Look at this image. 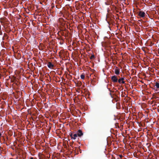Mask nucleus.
<instances>
[{
	"label": "nucleus",
	"instance_id": "f03ea898",
	"mask_svg": "<svg viewBox=\"0 0 159 159\" xmlns=\"http://www.w3.org/2000/svg\"><path fill=\"white\" fill-rule=\"evenodd\" d=\"M111 79L114 82H117L118 81V79L116 75H114L112 76Z\"/></svg>",
	"mask_w": 159,
	"mask_h": 159
},
{
	"label": "nucleus",
	"instance_id": "0eeeda50",
	"mask_svg": "<svg viewBox=\"0 0 159 159\" xmlns=\"http://www.w3.org/2000/svg\"><path fill=\"white\" fill-rule=\"evenodd\" d=\"M77 135L78 136L80 137L83 135V133L82 131L80 130H79L77 132Z\"/></svg>",
	"mask_w": 159,
	"mask_h": 159
},
{
	"label": "nucleus",
	"instance_id": "ddd939ff",
	"mask_svg": "<svg viewBox=\"0 0 159 159\" xmlns=\"http://www.w3.org/2000/svg\"><path fill=\"white\" fill-rule=\"evenodd\" d=\"M70 137H71V139H73V134L72 133H71L70 134Z\"/></svg>",
	"mask_w": 159,
	"mask_h": 159
},
{
	"label": "nucleus",
	"instance_id": "2eb2a0df",
	"mask_svg": "<svg viewBox=\"0 0 159 159\" xmlns=\"http://www.w3.org/2000/svg\"><path fill=\"white\" fill-rule=\"evenodd\" d=\"M119 156L120 157V158H121L122 157V156L121 155H119Z\"/></svg>",
	"mask_w": 159,
	"mask_h": 159
},
{
	"label": "nucleus",
	"instance_id": "f8f14e48",
	"mask_svg": "<svg viewBox=\"0 0 159 159\" xmlns=\"http://www.w3.org/2000/svg\"><path fill=\"white\" fill-rule=\"evenodd\" d=\"M113 22V21L112 20H111L110 21H109L108 22V23H109V24H110V23H111V24Z\"/></svg>",
	"mask_w": 159,
	"mask_h": 159
},
{
	"label": "nucleus",
	"instance_id": "dca6fc26",
	"mask_svg": "<svg viewBox=\"0 0 159 159\" xmlns=\"http://www.w3.org/2000/svg\"><path fill=\"white\" fill-rule=\"evenodd\" d=\"M111 159H116L114 157H112Z\"/></svg>",
	"mask_w": 159,
	"mask_h": 159
},
{
	"label": "nucleus",
	"instance_id": "39448f33",
	"mask_svg": "<svg viewBox=\"0 0 159 159\" xmlns=\"http://www.w3.org/2000/svg\"><path fill=\"white\" fill-rule=\"evenodd\" d=\"M124 78H120V79H119L118 80V82L119 83H121V82L122 84H124L125 83V81H124Z\"/></svg>",
	"mask_w": 159,
	"mask_h": 159
},
{
	"label": "nucleus",
	"instance_id": "20e7f679",
	"mask_svg": "<svg viewBox=\"0 0 159 159\" xmlns=\"http://www.w3.org/2000/svg\"><path fill=\"white\" fill-rule=\"evenodd\" d=\"M115 73L117 75H118L119 74L120 69L117 67H116V68L115 69Z\"/></svg>",
	"mask_w": 159,
	"mask_h": 159
},
{
	"label": "nucleus",
	"instance_id": "f3484780",
	"mask_svg": "<svg viewBox=\"0 0 159 159\" xmlns=\"http://www.w3.org/2000/svg\"><path fill=\"white\" fill-rule=\"evenodd\" d=\"M2 75L0 73V79L1 78Z\"/></svg>",
	"mask_w": 159,
	"mask_h": 159
},
{
	"label": "nucleus",
	"instance_id": "6ab92c4d",
	"mask_svg": "<svg viewBox=\"0 0 159 159\" xmlns=\"http://www.w3.org/2000/svg\"><path fill=\"white\" fill-rule=\"evenodd\" d=\"M30 159H34V158H33V157H31L30 158Z\"/></svg>",
	"mask_w": 159,
	"mask_h": 159
},
{
	"label": "nucleus",
	"instance_id": "1a4fd4ad",
	"mask_svg": "<svg viewBox=\"0 0 159 159\" xmlns=\"http://www.w3.org/2000/svg\"><path fill=\"white\" fill-rule=\"evenodd\" d=\"M80 77L81 79H84L85 76L84 74H81L80 75Z\"/></svg>",
	"mask_w": 159,
	"mask_h": 159
},
{
	"label": "nucleus",
	"instance_id": "423d86ee",
	"mask_svg": "<svg viewBox=\"0 0 159 159\" xmlns=\"http://www.w3.org/2000/svg\"><path fill=\"white\" fill-rule=\"evenodd\" d=\"M48 66L49 68H52L54 66V65L51 62H49L48 64Z\"/></svg>",
	"mask_w": 159,
	"mask_h": 159
},
{
	"label": "nucleus",
	"instance_id": "7ed1b4c3",
	"mask_svg": "<svg viewBox=\"0 0 159 159\" xmlns=\"http://www.w3.org/2000/svg\"><path fill=\"white\" fill-rule=\"evenodd\" d=\"M110 94L111 95V97L112 98H113L115 100L116 102H117V101H118L119 98L115 95H114H114H112V94L111 93H110Z\"/></svg>",
	"mask_w": 159,
	"mask_h": 159
},
{
	"label": "nucleus",
	"instance_id": "6e6552de",
	"mask_svg": "<svg viewBox=\"0 0 159 159\" xmlns=\"http://www.w3.org/2000/svg\"><path fill=\"white\" fill-rule=\"evenodd\" d=\"M155 85L157 88L159 89V83L158 82H156V83Z\"/></svg>",
	"mask_w": 159,
	"mask_h": 159
},
{
	"label": "nucleus",
	"instance_id": "9b49d317",
	"mask_svg": "<svg viewBox=\"0 0 159 159\" xmlns=\"http://www.w3.org/2000/svg\"><path fill=\"white\" fill-rule=\"evenodd\" d=\"M94 57H94V55H92L91 56V57H90V59H93V58H94Z\"/></svg>",
	"mask_w": 159,
	"mask_h": 159
},
{
	"label": "nucleus",
	"instance_id": "9d476101",
	"mask_svg": "<svg viewBox=\"0 0 159 159\" xmlns=\"http://www.w3.org/2000/svg\"><path fill=\"white\" fill-rule=\"evenodd\" d=\"M77 134H75L73 135V139H75L76 137H77Z\"/></svg>",
	"mask_w": 159,
	"mask_h": 159
},
{
	"label": "nucleus",
	"instance_id": "f257e3e1",
	"mask_svg": "<svg viewBox=\"0 0 159 159\" xmlns=\"http://www.w3.org/2000/svg\"><path fill=\"white\" fill-rule=\"evenodd\" d=\"M138 13V16L141 17H144L145 16V13L142 11H140Z\"/></svg>",
	"mask_w": 159,
	"mask_h": 159
},
{
	"label": "nucleus",
	"instance_id": "4468645a",
	"mask_svg": "<svg viewBox=\"0 0 159 159\" xmlns=\"http://www.w3.org/2000/svg\"><path fill=\"white\" fill-rule=\"evenodd\" d=\"M2 32L1 30H0V35H2Z\"/></svg>",
	"mask_w": 159,
	"mask_h": 159
},
{
	"label": "nucleus",
	"instance_id": "aec40b11",
	"mask_svg": "<svg viewBox=\"0 0 159 159\" xmlns=\"http://www.w3.org/2000/svg\"><path fill=\"white\" fill-rule=\"evenodd\" d=\"M156 91H157V90H156Z\"/></svg>",
	"mask_w": 159,
	"mask_h": 159
},
{
	"label": "nucleus",
	"instance_id": "a211bd4d",
	"mask_svg": "<svg viewBox=\"0 0 159 159\" xmlns=\"http://www.w3.org/2000/svg\"><path fill=\"white\" fill-rule=\"evenodd\" d=\"M1 135H2V134H1V133H0V138H1Z\"/></svg>",
	"mask_w": 159,
	"mask_h": 159
}]
</instances>
